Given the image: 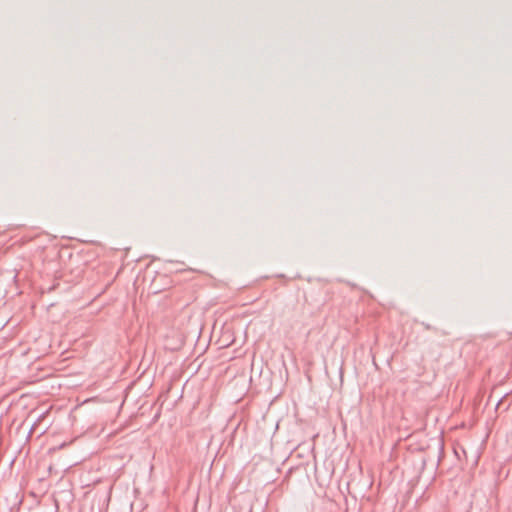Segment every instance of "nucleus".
<instances>
[{
    "label": "nucleus",
    "instance_id": "nucleus-1",
    "mask_svg": "<svg viewBox=\"0 0 512 512\" xmlns=\"http://www.w3.org/2000/svg\"><path fill=\"white\" fill-rule=\"evenodd\" d=\"M421 324H422V326L424 327V329H426V330H433V331H437V328L433 327V326H432V325H430L429 323L422 322Z\"/></svg>",
    "mask_w": 512,
    "mask_h": 512
}]
</instances>
